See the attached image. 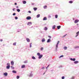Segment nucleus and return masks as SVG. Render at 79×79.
<instances>
[{
    "instance_id": "obj_1",
    "label": "nucleus",
    "mask_w": 79,
    "mask_h": 79,
    "mask_svg": "<svg viewBox=\"0 0 79 79\" xmlns=\"http://www.w3.org/2000/svg\"><path fill=\"white\" fill-rule=\"evenodd\" d=\"M26 19L27 20H29L31 19V17L30 16H28L26 18Z\"/></svg>"
},
{
    "instance_id": "obj_2",
    "label": "nucleus",
    "mask_w": 79,
    "mask_h": 79,
    "mask_svg": "<svg viewBox=\"0 0 79 79\" xmlns=\"http://www.w3.org/2000/svg\"><path fill=\"white\" fill-rule=\"evenodd\" d=\"M42 56H43V55H41L39 56V57H38L39 59H40L42 58Z\"/></svg>"
},
{
    "instance_id": "obj_3",
    "label": "nucleus",
    "mask_w": 79,
    "mask_h": 79,
    "mask_svg": "<svg viewBox=\"0 0 79 79\" xmlns=\"http://www.w3.org/2000/svg\"><path fill=\"white\" fill-rule=\"evenodd\" d=\"M14 61H11V64L12 66H13V65H14Z\"/></svg>"
},
{
    "instance_id": "obj_4",
    "label": "nucleus",
    "mask_w": 79,
    "mask_h": 79,
    "mask_svg": "<svg viewBox=\"0 0 79 79\" xmlns=\"http://www.w3.org/2000/svg\"><path fill=\"white\" fill-rule=\"evenodd\" d=\"M70 60H71V61H75L76 60V59H75V58H73V59L70 58Z\"/></svg>"
},
{
    "instance_id": "obj_5",
    "label": "nucleus",
    "mask_w": 79,
    "mask_h": 79,
    "mask_svg": "<svg viewBox=\"0 0 79 79\" xmlns=\"http://www.w3.org/2000/svg\"><path fill=\"white\" fill-rule=\"evenodd\" d=\"M10 68V65H8L6 67V69H9Z\"/></svg>"
},
{
    "instance_id": "obj_6",
    "label": "nucleus",
    "mask_w": 79,
    "mask_h": 79,
    "mask_svg": "<svg viewBox=\"0 0 79 79\" xmlns=\"http://www.w3.org/2000/svg\"><path fill=\"white\" fill-rule=\"evenodd\" d=\"M30 24H31H31H32V22H29L28 23L27 25L28 26H30Z\"/></svg>"
},
{
    "instance_id": "obj_7",
    "label": "nucleus",
    "mask_w": 79,
    "mask_h": 79,
    "mask_svg": "<svg viewBox=\"0 0 79 79\" xmlns=\"http://www.w3.org/2000/svg\"><path fill=\"white\" fill-rule=\"evenodd\" d=\"M4 75L5 76H7L8 75V73L6 72H5L4 74Z\"/></svg>"
},
{
    "instance_id": "obj_8",
    "label": "nucleus",
    "mask_w": 79,
    "mask_h": 79,
    "mask_svg": "<svg viewBox=\"0 0 79 79\" xmlns=\"http://www.w3.org/2000/svg\"><path fill=\"white\" fill-rule=\"evenodd\" d=\"M78 22H79V20L78 19H77L75 20L74 23H78Z\"/></svg>"
},
{
    "instance_id": "obj_9",
    "label": "nucleus",
    "mask_w": 79,
    "mask_h": 79,
    "mask_svg": "<svg viewBox=\"0 0 79 79\" xmlns=\"http://www.w3.org/2000/svg\"><path fill=\"white\" fill-rule=\"evenodd\" d=\"M26 65H23L21 66L22 68H25Z\"/></svg>"
},
{
    "instance_id": "obj_10",
    "label": "nucleus",
    "mask_w": 79,
    "mask_h": 79,
    "mask_svg": "<svg viewBox=\"0 0 79 79\" xmlns=\"http://www.w3.org/2000/svg\"><path fill=\"white\" fill-rule=\"evenodd\" d=\"M26 40L28 42H30V40H29V38H26Z\"/></svg>"
},
{
    "instance_id": "obj_11",
    "label": "nucleus",
    "mask_w": 79,
    "mask_h": 79,
    "mask_svg": "<svg viewBox=\"0 0 79 79\" xmlns=\"http://www.w3.org/2000/svg\"><path fill=\"white\" fill-rule=\"evenodd\" d=\"M45 39L44 38H43L41 40L42 42H45Z\"/></svg>"
},
{
    "instance_id": "obj_12",
    "label": "nucleus",
    "mask_w": 79,
    "mask_h": 79,
    "mask_svg": "<svg viewBox=\"0 0 79 79\" xmlns=\"http://www.w3.org/2000/svg\"><path fill=\"white\" fill-rule=\"evenodd\" d=\"M60 28H61L60 26H57V28L58 29H60Z\"/></svg>"
},
{
    "instance_id": "obj_13",
    "label": "nucleus",
    "mask_w": 79,
    "mask_h": 79,
    "mask_svg": "<svg viewBox=\"0 0 79 79\" xmlns=\"http://www.w3.org/2000/svg\"><path fill=\"white\" fill-rule=\"evenodd\" d=\"M50 41H51V40L50 39H48V40H47V42L48 43H49V42H50Z\"/></svg>"
},
{
    "instance_id": "obj_14",
    "label": "nucleus",
    "mask_w": 79,
    "mask_h": 79,
    "mask_svg": "<svg viewBox=\"0 0 79 79\" xmlns=\"http://www.w3.org/2000/svg\"><path fill=\"white\" fill-rule=\"evenodd\" d=\"M43 20H44V21L47 20V17H44L43 19Z\"/></svg>"
},
{
    "instance_id": "obj_15",
    "label": "nucleus",
    "mask_w": 79,
    "mask_h": 79,
    "mask_svg": "<svg viewBox=\"0 0 79 79\" xmlns=\"http://www.w3.org/2000/svg\"><path fill=\"white\" fill-rule=\"evenodd\" d=\"M12 73H15V74H16V73H17V72H16V71L13 70L12 71Z\"/></svg>"
},
{
    "instance_id": "obj_16",
    "label": "nucleus",
    "mask_w": 79,
    "mask_h": 79,
    "mask_svg": "<svg viewBox=\"0 0 79 79\" xmlns=\"http://www.w3.org/2000/svg\"><path fill=\"white\" fill-rule=\"evenodd\" d=\"M23 4H26V1H23Z\"/></svg>"
},
{
    "instance_id": "obj_17",
    "label": "nucleus",
    "mask_w": 79,
    "mask_h": 79,
    "mask_svg": "<svg viewBox=\"0 0 79 79\" xmlns=\"http://www.w3.org/2000/svg\"><path fill=\"white\" fill-rule=\"evenodd\" d=\"M55 27H56V26H55V25H54L52 27V29H54L55 28Z\"/></svg>"
},
{
    "instance_id": "obj_18",
    "label": "nucleus",
    "mask_w": 79,
    "mask_h": 79,
    "mask_svg": "<svg viewBox=\"0 0 79 79\" xmlns=\"http://www.w3.org/2000/svg\"><path fill=\"white\" fill-rule=\"evenodd\" d=\"M44 30H45V31H47V27H45L44 28Z\"/></svg>"
},
{
    "instance_id": "obj_19",
    "label": "nucleus",
    "mask_w": 79,
    "mask_h": 79,
    "mask_svg": "<svg viewBox=\"0 0 79 79\" xmlns=\"http://www.w3.org/2000/svg\"><path fill=\"white\" fill-rule=\"evenodd\" d=\"M74 63L75 64H77V63H78V61H75L74 62Z\"/></svg>"
},
{
    "instance_id": "obj_20",
    "label": "nucleus",
    "mask_w": 79,
    "mask_h": 79,
    "mask_svg": "<svg viewBox=\"0 0 79 79\" xmlns=\"http://www.w3.org/2000/svg\"><path fill=\"white\" fill-rule=\"evenodd\" d=\"M34 11H36V10H37V8L36 7H35L33 8Z\"/></svg>"
},
{
    "instance_id": "obj_21",
    "label": "nucleus",
    "mask_w": 79,
    "mask_h": 79,
    "mask_svg": "<svg viewBox=\"0 0 79 79\" xmlns=\"http://www.w3.org/2000/svg\"><path fill=\"white\" fill-rule=\"evenodd\" d=\"M47 6H44V9H46V8H47Z\"/></svg>"
},
{
    "instance_id": "obj_22",
    "label": "nucleus",
    "mask_w": 79,
    "mask_h": 79,
    "mask_svg": "<svg viewBox=\"0 0 79 79\" xmlns=\"http://www.w3.org/2000/svg\"><path fill=\"white\" fill-rule=\"evenodd\" d=\"M37 18H39L40 17V14H39L36 16Z\"/></svg>"
},
{
    "instance_id": "obj_23",
    "label": "nucleus",
    "mask_w": 79,
    "mask_h": 79,
    "mask_svg": "<svg viewBox=\"0 0 79 79\" xmlns=\"http://www.w3.org/2000/svg\"><path fill=\"white\" fill-rule=\"evenodd\" d=\"M32 59H33V60H35V57L34 56H33L32 57Z\"/></svg>"
},
{
    "instance_id": "obj_24",
    "label": "nucleus",
    "mask_w": 79,
    "mask_h": 79,
    "mask_svg": "<svg viewBox=\"0 0 79 79\" xmlns=\"http://www.w3.org/2000/svg\"><path fill=\"white\" fill-rule=\"evenodd\" d=\"M37 55L39 56H40V53H39V52L37 54Z\"/></svg>"
},
{
    "instance_id": "obj_25",
    "label": "nucleus",
    "mask_w": 79,
    "mask_h": 79,
    "mask_svg": "<svg viewBox=\"0 0 79 79\" xmlns=\"http://www.w3.org/2000/svg\"><path fill=\"white\" fill-rule=\"evenodd\" d=\"M64 50H66L67 49V47H64Z\"/></svg>"
},
{
    "instance_id": "obj_26",
    "label": "nucleus",
    "mask_w": 79,
    "mask_h": 79,
    "mask_svg": "<svg viewBox=\"0 0 79 79\" xmlns=\"http://www.w3.org/2000/svg\"><path fill=\"white\" fill-rule=\"evenodd\" d=\"M66 35H67V34H66V35H64V36H62V37H63V38L65 37H66Z\"/></svg>"
},
{
    "instance_id": "obj_27",
    "label": "nucleus",
    "mask_w": 79,
    "mask_h": 79,
    "mask_svg": "<svg viewBox=\"0 0 79 79\" xmlns=\"http://www.w3.org/2000/svg\"><path fill=\"white\" fill-rule=\"evenodd\" d=\"M24 63H27V61L26 60L23 62Z\"/></svg>"
},
{
    "instance_id": "obj_28",
    "label": "nucleus",
    "mask_w": 79,
    "mask_h": 79,
    "mask_svg": "<svg viewBox=\"0 0 79 79\" xmlns=\"http://www.w3.org/2000/svg\"><path fill=\"white\" fill-rule=\"evenodd\" d=\"M17 11H18V12H19V11H20V10L19 9H17Z\"/></svg>"
},
{
    "instance_id": "obj_29",
    "label": "nucleus",
    "mask_w": 79,
    "mask_h": 79,
    "mask_svg": "<svg viewBox=\"0 0 79 79\" xmlns=\"http://www.w3.org/2000/svg\"><path fill=\"white\" fill-rule=\"evenodd\" d=\"M55 16L56 18H58V15H55Z\"/></svg>"
},
{
    "instance_id": "obj_30",
    "label": "nucleus",
    "mask_w": 79,
    "mask_h": 79,
    "mask_svg": "<svg viewBox=\"0 0 79 79\" xmlns=\"http://www.w3.org/2000/svg\"><path fill=\"white\" fill-rule=\"evenodd\" d=\"M42 51V50H44V48H43V47H42L41 49H40Z\"/></svg>"
},
{
    "instance_id": "obj_31",
    "label": "nucleus",
    "mask_w": 79,
    "mask_h": 79,
    "mask_svg": "<svg viewBox=\"0 0 79 79\" xmlns=\"http://www.w3.org/2000/svg\"><path fill=\"white\" fill-rule=\"evenodd\" d=\"M11 68H12V69H14V67H13L12 66H11Z\"/></svg>"
},
{
    "instance_id": "obj_32",
    "label": "nucleus",
    "mask_w": 79,
    "mask_h": 79,
    "mask_svg": "<svg viewBox=\"0 0 79 79\" xmlns=\"http://www.w3.org/2000/svg\"><path fill=\"white\" fill-rule=\"evenodd\" d=\"M19 76H17V79H19Z\"/></svg>"
},
{
    "instance_id": "obj_33",
    "label": "nucleus",
    "mask_w": 79,
    "mask_h": 79,
    "mask_svg": "<svg viewBox=\"0 0 79 79\" xmlns=\"http://www.w3.org/2000/svg\"><path fill=\"white\" fill-rule=\"evenodd\" d=\"M69 3H72L73 1H70L69 2Z\"/></svg>"
},
{
    "instance_id": "obj_34",
    "label": "nucleus",
    "mask_w": 79,
    "mask_h": 79,
    "mask_svg": "<svg viewBox=\"0 0 79 79\" xmlns=\"http://www.w3.org/2000/svg\"><path fill=\"white\" fill-rule=\"evenodd\" d=\"M63 55H61L59 57V58H61V57H63Z\"/></svg>"
},
{
    "instance_id": "obj_35",
    "label": "nucleus",
    "mask_w": 79,
    "mask_h": 79,
    "mask_svg": "<svg viewBox=\"0 0 79 79\" xmlns=\"http://www.w3.org/2000/svg\"><path fill=\"white\" fill-rule=\"evenodd\" d=\"M15 19H18V17H15Z\"/></svg>"
},
{
    "instance_id": "obj_36",
    "label": "nucleus",
    "mask_w": 79,
    "mask_h": 79,
    "mask_svg": "<svg viewBox=\"0 0 79 79\" xmlns=\"http://www.w3.org/2000/svg\"><path fill=\"white\" fill-rule=\"evenodd\" d=\"M13 16H15V15H16V13H14L13 14Z\"/></svg>"
},
{
    "instance_id": "obj_37",
    "label": "nucleus",
    "mask_w": 79,
    "mask_h": 79,
    "mask_svg": "<svg viewBox=\"0 0 79 79\" xmlns=\"http://www.w3.org/2000/svg\"><path fill=\"white\" fill-rule=\"evenodd\" d=\"M13 45H16V43H14L13 44Z\"/></svg>"
},
{
    "instance_id": "obj_38",
    "label": "nucleus",
    "mask_w": 79,
    "mask_h": 79,
    "mask_svg": "<svg viewBox=\"0 0 79 79\" xmlns=\"http://www.w3.org/2000/svg\"><path fill=\"white\" fill-rule=\"evenodd\" d=\"M59 43H60V41H58L57 42V45H58V44H59Z\"/></svg>"
},
{
    "instance_id": "obj_39",
    "label": "nucleus",
    "mask_w": 79,
    "mask_h": 79,
    "mask_svg": "<svg viewBox=\"0 0 79 79\" xmlns=\"http://www.w3.org/2000/svg\"><path fill=\"white\" fill-rule=\"evenodd\" d=\"M79 31H78L77 33V35H79Z\"/></svg>"
},
{
    "instance_id": "obj_40",
    "label": "nucleus",
    "mask_w": 79,
    "mask_h": 79,
    "mask_svg": "<svg viewBox=\"0 0 79 79\" xmlns=\"http://www.w3.org/2000/svg\"><path fill=\"white\" fill-rule=\"evenodd\" d=\"M31 44H32V43H31V44H30V47H32V45H31Z\"/></svg>"
},
{
    "instance_id": "obj_41",
    "label": "nucleus",
    "mask_w": 79,
    "mask_h": 79,
    "mask_svg": "<svg viewBox=\"0 0 79 79\" xmlns=\"http://www.w3.org/2000/svg\"><path fill=\"white\" fill-rule=\"evenodd\" d=\"M7 65L8 66H10V64L9 63H7Z\"/></svg>"
},
{
    "instance_id": "obj_42",
    "label": "nucleus",
    "mask_w": 79,
    "mask_h": 79,
    "mask_svg": "<svg viewBox=\"0 0 79 79\" xmlns=\"http://www.w3.org/2000/svg\"><path fill=\"white\" fill-rule=\"evenodd\" d=\"M62 79H64V77H62Z\"/></svg>"
},
{
    "instance_id": "obj_43",
    "label": "nucleus",
    "mask_w": 79,
    "mask_h": 79,
    "mask_svg": "<svg viewBox=\"0 0 79 79\" xmlns=\"http://www.w3.org/2000/svg\"><path fill=\"white\" fill-rule=\"evenodd\" d=\"M28 13H31V11L29 10L28 11Z\"/></svg>"
},
{
    "instance_id": "obj_44",
    "label": "nucleus",
    "mask_w": 79,
    "mask_h": 79,
    "mask_svg": "<svg viewBox=\"0 0 79 79\" xmlns=\"http://www.w3.org/2000/svg\"><path fill=\"white\" fill-rule=\"evenodd\" d=\"M58 44H57V45H56V48H58Z\"/></svg>"
},
{
    "instance_id": "obj_45",
    "label": "nucleus",
    "mask_w": 79,
    "mask_h": 79,
    "mask_svg": "<svg viewBox=\"0 0 79 79\" xmlns=\"http://www.w3.org/2000/svg\"><path fill=\"white\" fill-rule=\"evenodd\" d=\"M48 37H49V38H50V39H51V36H48Z\"/></svg>"
},
{
    "instance_id": "obj_46",
    "label": "nucleus",
    "mask_w": 79,
    "mask_h": 79,
    "mask_svg": "<svg viewBox=\"0 0 79 79\" xmlns=\"http://www.w3.org/2000/svg\"><path fill=\"white\" fill-rule=\"evenodd\" d=\"M0 41H1V42H2V41H3V40H2V39H1L0 40Z\"/></svg>"
},
{
    "instance_id": "obj_47",
    "label": "nucleus",
    "mask_w": 79,
    "mask_h": 79,
    "mask_svg": "<svg viewBox=\"0 0 79 79\" xmlns=\"http://www.w3.org/2000/svg\"><path fill=\"white\" fill-rule=\"evenodd\" d=\"M78 35H77L75 36V37H77V36H78Z\"/></svg>"
},
{
    "instance_id": "obj_48",
    "label": "nucleus",
    "mask_w": 79,
    "mask_h": 79,
    "mask_svg": "<svg viewBox=\"0 0 79 79\" xmlns=\"http://www.w3.org/2000/svg\"><path fill=\"white\" fill-rule=\"evenodd\" d=\"M74 79V77H71V79Z\"/></svg>"
},
{
    "instance_id": "obj_49",
    "label": "nucleus",
    "mask_w": 79,
    "mask_h": 79,
    "mask_svg": "<svg viewBox=\"0 0 79 79\" xmlns=\"http://www.w3.org/2000/svg\"><path fill=\"white\" fill-rule=\"evenodd\" d=\"M15 5H17V3H15Z\"/></svg>"
},
{
    "instance_id": "obj_50",
    "label": "nucleus",
    "mask_w": 79,
    "mask_h": 79,
    "mask_svg": "<svg viewBox=\"0 0 79 79\" xmlns=\"http://www.w3.org/2000/svg\"><path fill=\"white\" fill-rule=\"evenodd\" d=\"M76 48H79V46H77L76 47Z\"/></svg>"
},
{
    "instance_id": "obj_51",
    "label": "nucleus",
    "mask_w": 79,
    "mask_h": 79,
    "mask_svg": "<svg viewBox=\"0 0 79 79\" xmlns=\"http://www.w3.org/2000/svg\"><path fill=\"white\" fill-rule=\"evenodd\" d=\"M32 5H34V3H32Z\"/></svg>"
},
{
    "instance_id": "obj_52",
    "label": "nucleus",
    "mask_w": 79,
    "mask_h": 79,
    "mask_svg": "<svg viewBox=\"0 0 79 79\" xmlns=\"http://www.w3.org/2000/svg\"><path fill=\"white\" fill-rule=\"evenodd\" d=\"M15 9L13 8V11H15Z\"/></svg>"
},
{
    "instance_id": "obj_53",
    "label": "nucleus",
    "mask_w": 79,
    "mask_h": 79,
    "mask_svg": "<svg viewBox=\"0 0 79 79\" xmlns=\"http://www.w3.org/2000/svg\"><path fill=\"white\" fill-rule=\"evenodd\" d=\"M48 66H49V65L48 66H47V68H48Z\"/></svg>"
},
{
    "instance_id": "obj_54",
    "label": "nucleus",
    "mask_w": 79,
    "mask_h": 79,
    "mask_svg": "<svg viewBox=\"0 0 79 79\" xmlns=\"http://www.w3.org/2000/svg\"><path fill=\"white\" fill-rule=\"evenodd\" d=\"M48 68V67H47L46 68V69H47V68Z\"/></svg>"
},
{
    "instance_id": "obj_55",
    "label": "nucleus",
    "mask_w": 79,
    "mask_h": 79,
    "mask_svg": "<svg viewBox=\"0 0 79 79\" xmlns=\"http://www.w3.org/2000/svg\"><path fill=\"white\" fill-rule=\"evenodd\" d=\"M17 8H18V6H17Z\"/></svg>"
}]
</instances>
